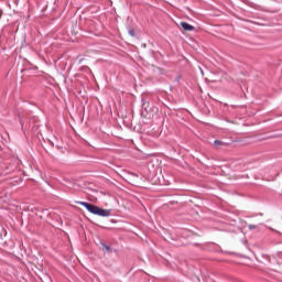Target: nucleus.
Wrapping results in <instances>:
<instances>
[{"instance_id": "obj_1", "label": "nucleus", "mask_w": 282, "mask_h": 282, "mask_svg": "<svg viewBox=\"0 0 282 282\" xmlns=\"http://www.w3.org/2000/svg\"><path fill=\"white\" fill-rule=\"evenodd\" d=\"M79 206H84L88 210V213H91L93 215H98V217H109L111 215V210L109 209H102L94 204H89L86 202H77Z\"/></svg>"}, {"instance_id": "obj_2", "label": "nucleus", "mask_w": 282, "mask_h": 282, "mask_svg": "<svg viewBox=\"0 0 282 282\" xmlns=\"http://www.w3.org/2000/svg\"><path fill=\"white\" fill-rule=\"evenodd\" d=\"M180 25H181V28H183V30H185V32H193V30H195V26H193L186 22H181Z\"/></svg>"}, {"instance_id": "obj_3", "label": "nucleus", "mask_w": 282, "mask_h": 282, "mask_svg": "<svg viewBox=\"0 0 282 282\" xmlns=\"http://www.w3.org/2000/svg\"><path fill=\"white\" fill-rule=\"evenodd\" d=\"M101 246H102L104 252H111V247H109V246H107L105 243H102Z\"/></svg>"}, {"instance_id": "obj_4", "label": "nucleus", "mask_w": 282, "mask_h": 282, "mask_svg": "<svg viewBox=\"0 0 282 282\" xmlns=\"http://www.w3.org/2000/svg\"><path fill=\"white\" fill-rule=\"evenodd\" d=\"M214 144L215 147H224V141L215 140Z\"/></svg>"}, {"instance_id": "obj_5", "label": "nucleus", "mask_w": 282, "mask_h": 282, "mask_svg": "<svg viewBox=\"0 0 282 282\" xmlns=\"http://www.w3.org/2000/svg\"><path fill=\"white\" fill-rule=\"evenodd\" d=\"M128 33L130 34V36H135V30L133 29H130Z\"/></svg>"}, {"instance_id": "obj_6", "label": "nucleus", "mask_w": 282, "mask_h": 282, "mask_svg": "<svg viewBox=\"0 0 282 282\" xmlns=\"http://www.w3.org/2000/svg\"><path fill=\"white\" fill-rule=\"evenodd\" d=\"M249 228H250V230H253V228H257V226L250 225Z\"/></svg>"}]
</instances>
